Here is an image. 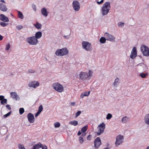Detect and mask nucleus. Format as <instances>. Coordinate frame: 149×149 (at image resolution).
Returning a JSON list of instances; mask_svg holds the SVG:
<instances>
[{"label":"nucleus","instance_id":"cd10ccee","mask_svg":"<svg viewBox=\"0 0 149 149\" xmlns=\"http://www.w3.org/2000/svg\"><path fill=\"white\" fill-rule=\"evenodd\" d=\"M69 124L74 126H76L78 124V122L76 120H72L69 122Z\"/></svg>","mask_w":149,"mask_h":149},{"label":"nucleus","instance_id":"423d86ee","mask_svg":"<svg viewBox=\"0 0 149 149\" xmlns=\"http://www.w3.org/2000/svg\"><path fill=\"white\" fill-rule=\"evenodd\" d=\"M124 137L121 134H119L116 136V138L115 145L116 146L118 147L121 145L124 141Z\"/></svg>","mask_w":149,"mask_h":149},{"label":"nucleus","instance_id":"6ab92c4d","mask_svg":"<svg viewBox=\"0 0 149 149\" xmlns=\"http://www.w3.org/2000/svg\"><path fill=\"white\" fill-rule=\"evenodd\" d=\"M120 82V79L118 78H116L113 83V85L115 88H116L118 86Z\"/></svg>","mask_w":149,"mask_h":149},{"label":"nucleus","instance_id":"5fc2aeb1","mask_svg":"<svg viewBox=\"0 0 149 149\" xmlns=\"http://www.w3.org/2000/svg\"><path fill=\"white\" fill-rule=\"evenodd\" d=\"M103 2V0H101L100 1H97V3L98 4H101Z\"/></svg>","mask_w":149,"mask_h":149},{"label":"nucleus","instance_id":"aec40b11","mask_svg":"<svg viewBox=\"0 0 149 149\" xmlns=\"http://www.w3.org/2000/svg\"><path fill=\"white\" fill-rule=\"evenodd\" d=\"M0 10L3 12H6L8 10L6 6L2 3H0Z\"/></svg>","mask_w":149,"mask_h":149},{"label":"nucleus","instance_id":"72a5a7b5","mask_svg":"<svg viewBox=\"0 0 149 149\" xmlns=\"http://www.w3.org/2000/svg\"><path fill=\"white\" fill-rule=\"evenodd\" d=\"M118 26L120 27H122L124 26V23L120 22H119L117 24Z\"/></svg>","mask_w":149,"mask_h":149},{"label":"nucleus","instance_id":"864d4df0","mask_svg":"<svg viewBox=\"0 0 149 149\" xmlns=\"http://www.w3.org/2000/svg\"><path fill=\"white\" fill-rule=\"evenodd\" d=\"M41 148H42V149H47V147L46 146H43L42 144Z\"/></svg>","mask_w":149,"mask_h":149},{"label":"nucleus","instance_id":"dca6fc26","mask_svg":"<svg viewBox=\"0 0 149 149\" xmlns=\"http://www.w3.org/2000/svg\"><path fill=\"white\" fill-rule=\"evenodd\" d=\"M11 97L13 99L16 100H20V98L19 95L15 92H12L10 93Z\"/></svg>","mask_w":149,"mask_h":149},{"label":"nucleus","instance_id":"bf43d9fd","mask_svg":"<svg viewBox=\"0 0 149 149\" xmlns=\"http://www.w3.org/2000/svg\"><path fill=\"white\" fill-rule=\"evenodd\" d=\"M81 134V132L80 131H79L78 132L77 134L79 136Z\"/></svg>","mask_w":149,"mask_h":149},{"label":"nucleus","instance_id":"4d7b16f0","mask_svg":"<svg viewBox=\"0 0 149 149\" xmlns=\"http://www.w3.org/2000/svg\"><path fill=\"white\" fill-rule=\"evenodd\" d=\"M86 133H83L82 134L81 136L83 138V137H84L86 136Z\"/></svg>","mask_w":149,"mask_h":149},{"label":"nucleus","instance_id":"4468645a","mask_svg":"<svg viewBox=\"0 0 149 149\" xmlns=\"http://www.w3.org/2000/svg\"><path fill=\"white\" fill-rule=\"evenodd\" d=\"M137 56V51L136 47H134L132 49L130 55V58L132 59H134Z\"/></svg>","mask_w":149,"mask_h":149},{"label":"nucleus","instance_id":"c756f323","mask_svg":"<svg viewBox=\"0 0 149 149\" xmlns=\"http://www.w3.org/2000/svg\"><path fill=\"white\" fill-rule=\"evenodd\" d=\"M106 38L104 37H102L100 39V41L102 43H104L106 42Z\"/></svg>","mask_w":149,"mask_h":149},{"label":"nucleus","instance_id":"c03bdc74","mask_svg":"<svg viewBox=\"0 0 149 149\" xmlns=\"http://www.w3.org/2000/svg\"><path fill=\"white\" fill-rule=\"evenodd\" d=\"M43 108L42 105H40L39 107L38 110V111L41 113L43 110Z\"/></svg>","mask_w":149,"mask_h":149},{"label":"nucleus","instance_id":"a211bd4d","mask_svg":"<svg viewBox=\"0 0 149 149\" xmlns=\"http://www.w3.org/2000/svg\"><path fill=\"white\" fill-rule=\"evenodd\" d=\"M41 13L45 17L47 16L49 12L47 11V9L45 8H42L41 9Z\"/></svg>","mask_w":149,"mask_h":149},{"label":"nucleus","instance_id":"338daca9","mask_svg":"<svg viewBox=\"0 0 149 149\" xmlns=\"http://www.w3.org/2000/svg\"><path fill=\"white\" fill-rule=\"evenodd\" d=\"M96 1H98L99 0H96Z\"/></svg>","mask_w":149,"mask_h":149},{"label":"nucleus","instance_id":"c85d7f7f","mask_svg":"<svg viewBox=\"0 0 149 149\" xmlns=\"http://www.w3.org/2000/svg\"><path fill=\"white\" fill-rule=\"evenodd\" d=\"M18 16L19 18L23 19L24 18V16L22 13L20 11H18Z\"/></svg>","mask_w":149,"mask_h":149},{"label":"nucleus","instance_id":"09e8293b","mask_svg":"<svg viewBox=\"0 0 149 149\" xmlns=\"http://www.w3.org/2000/svg\"><path fill=\"white\" fill-rule=\"evenodd\" d=\"M6 107L9 110H10L11 109V108L9 105L7 104L6 105Z\"/></svg>","mask_w":149,"mask_h":149},{"label":"nucleus","instance_id":"20e7f679","mask_svg":"<svg viewBox=\"0 0 149 149\" xmlns=\"http://www.w3.org/2000/svg\"><path fill=\"white\" fill-rule=\"evenodd\" d=\"M53 88L59 93H61L64 91L63 86L59 83L56 82L54 83L52 85Z\"/></svg>","mask_w":149,"mask_h":149},{"label":"nucleus","instance_id":"b1692460","mask_svg":"<svg viewBox=\"0 0 149 149\" xmlns=\"http://www.w3.org/2000/svg\"><path fill=\"white\" fill-rule=\"evenodd\" d=\"M42 146V144L40 143H39L34 146L31 149H38L41 148Z\"/></svg>","mask_w":149,"mask_h":149},{"label":"nucleus","instance_id":"6e6d98bb","mask_svg":"<svg viewBox=\"0 0 149 149\" xmlns=\"http://www.w3.org/2000/svg\"><path fill=\"white\" fill-rule=\"evenodd\" d=\"M63 37L65 39H69V38L68 36H63Z\"/></svg>","mask_w":149,"mask_h":149},{"label":"nucleus","instance_id":"4be33fe9","mask_svg":"<svg viewBox=\"0 0 149 149\" xmlns=\"http://www.w3.org/2000/svg\"><path fill=\"white\" fill-rule=\"evenodd\" d=\"M137 65L141 66L143 68V70L144 71H146L148 70V68L147 65L144 63H139Z\"/></svg>","mask_w":149,"mask_h":149},{"label":"nucleus","instance_id":"8fccbe9b","mask_svg":"<svg viewBox=\"0 0 149 149\" xmlns=\"http://www.w3.org/2000/svg\"><path fill=\"white\" fill-rule=\"evenodd\" d=\"M92 136L91 135H88L87 137V139L88 140L90 141L91 140Z\"/></svg>","mask_w":149,"mask_h":149},{"label":"nucleus","instance_id":"e2e57ef3","mask_svg":"<svg viewBox=\"0 0 149 149\" xmlns=\"http://www.w3.org/2000/svg\"><path fill=\"white\" fill-rule=\"evenodd\" d=\"M146 149H149V146L147 147L146 148Z\"/></svg>","mask_w":149,"mask_h":149},{"label":"nucleus","instance_id":"9d476101","mask_svg":"<svg viewBox=\"0 0 149 149\" xmlns=\"http://www.w3.org/2000/svg\"><path fill=\"white\" fill-rule=\"evenodd\" d=\"M73 9L76 12L79 11L80 9V5L78 1H74L72 3Z\"/></svg>","mask_w":149,"mask_h":149},{"label":"nucleus","instance_id":"f3484780","mask_svg":"<svg viewBox=\"0 0 149 149\" xmlns=\"http://www.w3.org/2000/svg\"><path fill=\"white\" fill-rule=\"evenodd\" d=\"M0 19L4 22H7L9 21L8 18L3 14L0 15Z\"/></svg>","mask_w":149,"mask_h":149},{"label":"nucleus","instance_id":"bb28decb","mask_svg":"<svg viewBox=\"0 0 149 149\" xmlns=\"http://www.w3.org/2000/svg\"><path fill=\"white\" fill-rule=\"evenodd\" d=\"M33 25L38 29H41L42 28L41 24L38 22H36V24H34Z\"/></svg>","mask_w":149,"mask_h":149},{"label":"nucleus","instance_id":"473e14b6","mask_svg":"<svg viewBox=\"0 0 149 149\" xmlns=\"http://www.w3.org/2000/svg\"><path fill=\"white\" fill-rule=\"evenodd\" d=\"M87 127L88 126L86 125L82 127L81 129V132L83 133H85L87 129Z\"/></svg>","mask_w":149,"mask_h":149},{"label":"nucleus","instance_id":"0eeeda50","mask_svg":"<svg viewBox=\"0 0 149 149\" xmlns=\"http://www.w3.org/2000/svg\"><path fill=\"white\" fill-rule=\"evenodd\" d=\"M26 41L31 45H36L38 42V40L34 36L27 38Z\"/></svg>","mask_w":149,"mask_h":149},{"label":"nucleus","instance_id":"0e129e2a","mask_svg":"<svg viewBox=\"0 0 149 149\" xmlns=\"http://www.w3.org/2000/svg\"><path fill=\"white\" fill-rule=\"evenodd\" d=\"M104 149H108V148H104Z\"/></svg>","mask_w":149,"mask_h":149},{"label":"nucleus","instance_id":"f257e3e1","mask_svg":"<svg viewBox=\"0 0 149 149\" xmlns=\"http://www.w3.org/2000/svg\"><path fill=\"white\" fill-rule=\"evenodd\" d=\"M93 72L89 70L88 72H81L79 74V79L83 81L90 80L93 75Z\"/></svg>","mask_w":149,"mask_h":149},{"label":"nucleus","instance_id":"4c0bfd02","mask_svg":"<svg viewBox=\"0 0 149 149\" xmlns=\"http://www.w3.org/2000/svg\"><path fill=\"white\" fill-rule=\"evenodd\" d=\"M19 113L20 115H22L24 112V109L23 108H21L19 109Z\"/></svg>","mask_w":149,"mask_h":149},{"label":"nucleus","instance_id":"2eb2a0df","mask_svg":"<svg viewBox=\"0 0 149 149\" xmlns=\"http://www.w3.org/2000/svg\"><path fill=\"white\" fill-rule=\"evenodd\" d=\"M28 121L30 123H33L35 121V118L33 114L31 113H29L27 115Z\"/></svg>","mask_w":149,"mask_h":149},{"label":"nucleus","instance_id":"1a4fd4ad","mask_svg":"<svg viewBox=\"0 0 149 149\" xmlns=\"http://www.w3.org/2000/svg\"><path fill=\"white\" fill-rule=\"evenodd\" d=\"M105 128V125L104 123L100 124L97 126L98 131L97 133V135L99 136L102 134Z\"/></svg>","mask_w":149,"mask_h":149},{"label":"nucleus","instance_id":"a878e982","mask_svg":"<svg viewBox=\"0 0 149 149\" xmlns=\"http://www.w3.org/2000/svg\"><path fill=\"white\" fill-rule=\"evenodd\" d=\"M90 91L85 92L82 93L80 97L81 98H83L84 96H88L90 94Z\"/></svg>","mask_w":149,"mask_h":149},{"label":"nucleus","instance_id":"ddd939ff","mask_svg":"<svg viewBox=\"0 0 149 149\" xmlns=\"http://www.w3.org/2000/svg\"><path fill=\"white\" fill-rule=\"evenodd\" d=\"M94 144L95 148L97 149L101 144V140L99 137H98L95 140Z\"/></svg>","mask_w":149,"mask_h":149},{"label":"nucleus","instance_id":"7c9ffc66","mask_svg":"<svg viewBox=\"0 0 149 149\" xmlns=\"http://www.w3.org/2000/svg\"><path fill=\"white\" fill-rule=\"evenodd\" d=\"M148 75V73L147 72L146 73H141L140 74V76L142 78H145L146 76Z\"/></svg>","mask_w":149,"mask_h":149},{"label":"nucleus","instance_id":"ea45409f","mask_svg":"<svg viewBox=\"0 0 149 149\" xmlns=\"http://www.w3.org/2000/svg\"><path fill=\"white\" fill-rule=\"evenodd\" d=\"M54 125L55 127L57 128L60 126V124L59 122H56L54 123Z\"/></svg>","mask_w":149,"mask_h":149},{"label":"nucleus","instance_id":"9b49d317","mask_svg":"<svg viewBox=\"0 0 149 149\" xmlns=\"http://www.w3.org/2000/svg\"><path fill=\"white\" fill-rule=\"evenodd\" d=\"M104 36L107 40L111 42H114L115 40V38L110 33L106 32L104 34Z\"/></svg>","mask_w":149,"mask_h":149},{"label":"nucleus","instance_id":"5701e85b","mask_svg":"<svg viewBox=\"0 0 149 149\" xmlns=\"http://www.w3.org/2000/svg\"><path fill=\"white\" fill-rule=\"evenodd\" d=\"M130 120V118L128 117L125 116L122 118L121 122L123 123H127Z\"/></svg>","mask_w":149,"mask_h":149},{"label":"nucleus","instance_id":"7ed1b4c3","mask_svg":"<svg viewBox=\"0 0 149 149\" xmlns=\"http://www.w3.org/2000/svg\"><path fill=\"white\" fill-rule=\"evenodd\" d=\"M69 53V50L66 47L61 49H57L55 52V54L58 56H62L66 55Z\"/></svg>","mask_w":149,"mask_h":149},{"label":"nucleus","instance_id":"393cba45","mask_svg":"<svg viewBox=\"0 0 149 149\" xmlns=\"http://www.w3.org/2000/svg\"><path fill=\"white\" fill-rule=\"evenodd\" d=\"M42 34L41 32L38 31L36 33L35 36L34 37H36V38L38 40V39H39L41 37Z\"/></svg>","mask_w":149,"mask_h":149},{"label":"nucleus","instance_id":"603ef678","mask_svg":"<svg viewBox=\"0 0 149 149\" xmlns=\"http://www.w3.org/2000/svg\"><path fill=\"white\" fill-rule=\"evenodd\" d=\"M41 113L39 112L38 111V112L36 113L35 116L36 117L37 116H38L40 113Z\"/></svg>","mask_w":149,"mask_h":149},{"label":"nucleus","instance_id":"680f3d73","mask_svg":"<svg viewBox=\"0 0 149 149\" xmlns=\"http://www.w3.org/2000/svg\"><path fill=\"white\" fill-rule=\"evenodd\" d=\"M0 1L1 2H3V3H6L5 1L4 0H1Z\"/></svg>","mask_w":149,"mask_h":149},{"label":"nucleus","instance_id":"a19ab883","mask_svg":"<svg viewBox=\"0 0 149 149\" xmlns=\"http://www.w3.org/2000/svg\"><path fill=\"white\" fill-rule=\"evenodd\" d=\"M81 111H78L75 114V118H77L81 114Z\"/></svg>","mask_w":149,"mask_h":149},{"label":"nucleus","instance_id":"f704fd0d","mask_svg":"<svg viewBox=\"0 0 149 149\" xmlns=\"http://www.w3.org/2000/svg\"><path fill=\"white\" fill-rule=\"evenodd\" d=\"M112 116V115L110 113H108L107 114V116L106 118L107 120H109L111 118Z\"/></svg>","mask_w":149,"mask_h":149},{"label":"nucleus","instance_id":"e433bc0d","mask_svg":"<svg viewBox=\"0 0 149 149\" xmlns=\"http://www.w3.org/2000/svg\"><path fill=\"white\" fill-rule=\"evenodd\" d=\"M7 99H4L2 100H1V104L4 105L5 104H7Z\"/></svg>","mask_w":149,"mask_h":149},{"label":"nucleus","instance_id":"3c124183","mask_svg":"<svg viewBox=\"0 0 149 149\" xmlns=\"http://www.w3.org/2000/svg\"><path fill=\"white\" fill-rule=\"evenodd\" d=\"M4 99V97L3 95H0V100L1 101Z\"/></svg>","mask_w":149,"mask_h":149},{"label":"nucleus","instance_id":"58836bf2","mask_svg":"<svg viewBox=\"0 0 149 149\" xmlns=\"http://www.w3.org/2000/svg\"><path fill=\"white\" fill-rule=\"evenodd\" d=\"M19 149H26L24 146L21 144H19L18 145Z\"/></svg>","mask_w":149,"mask_h":149},{"label":"nucleus","instance_id":"f8f14e48","mask_svg":"<svg viewBox=\"0 0 149 149\" xmlns=\"http://www.w3.org/2000/svg\"><path fill=\"white\" fill-rule=\"evenodd\" d=\"M40 85L39 82L37 81H30L28 84V86L30 87H33L36 88Z\"/></svg>","mask_w":149,"mask_h":149},{"label":"nucleus","instance_id":"412c9836","mask_svg":"<svg viewBox=\"0 0 149 149\" xmlns=\"http://www.w3.org/2000/svg\"><path fill=\"white\" fill-rule=\"evenodd\" d=\"M144 120L146 124L149 125V113L145 115L144 118Z\"/></svg>","mask_w":149,"mask_h":149},{"label":"nucleus","instance_id":"2f4dec72","mask_svg":"<svg viewBox=\"0 0 149 149\" xmlns=\"http://www.w3.org/2000/svg\"><path fill=\"white\" fill-rule=\"evenodd\" d=\"M79 141L80 144H82L84 142V140L83 138L81 136H80L79 137Z\"/></svg>","mask_w":149,"mask_h":149},{"label":"nucleus","instance_id":"a18cd8bd","mask_svg":"<svg viewBox=\"0 0 149 149\" xmlns=\"http://www.w3.org/2000/svg\"><path fill=\"white\" fill-rule=\"evenodd\" d=\"M0 24L2 26L5 27L7 26L8 25V24L4 22H1L0 23Z\"/></svg>","mask_w":149,"mask_h":149},{"label":"nucleus","instance_id":"79ce46f5","mask_svg":"<svg viewBox=\"0 0 149 149\" xmlns=\"http://www.w3.org/2000/svg\"><path fill=\"white\" fill-rule=\"evenodd\" d=\"M23 26L20 25H19L16 26L17 29L18 30H20L23 28Z\"/></svg>","mask_w":149,"mask_h":149},{"label":"nucleus","instance_id":"de8ad7c7","mask_svg":"<svg viewBox=\"0 0 149 149\" xmlns=\"http://www.w3.org/2000/svg\"><path fill=\"white\" fill-rule=\"evenodd\" d=\"M32 7L33 10L35 11H36V5L34 4H33L32 5Z\"/></svg>","mask_w":149,"mask_h":149},{"label":"nucleus","instance_id":"6e6552de","mask_svg":"<svg viewBox=\"0 0 149 149\" xmlns=\"http://www.w3.org/2000/svg\"><path fill=\"white\" fill-rule=\"evenodd\" d=\"M81 45L83 48L87 51L90 52L91 50V45L88 42L84 41L82 42Z\"/></svg>","mask_w":149,"mask_h":149},{"label":"nucleus","instance_id":"69168bd1","mask_svg":"<svg viewBox=\"0 0 149 149\" xmlns=\"http://www.w3.org/2000/svg\"><path fill=\"white\" fill-rule=\"evenodd\" d=\"M7 132L6 131L5 132H4V134H5Z\"/></svg>","mask_w":149,"mask_h":149},{"label":"nucleus","instance_id":"49530a36","mask_svg":"<svg viewBox=\"0 0 149 149\" xmlns=\"http://www.w3.org/2000/svg\"><path fill=\"white\" fill-rule=\"evenodd\" d=\"M11 111L9 112H8L6 114L4 115L3 116V117L4 118H6L7 117H8L10 115V114L11 113Z\"/></svg>","mask_w":149,"mask_h":149},{"label":"nucleus","instance_id":"c9c22d12","mask_svg":"<svg viewBox=\"0 0 149 149\" xmlns=\"http://www.w3.org/2000/svg\"><path fill=\"white\" fill-rule=\"evenodd\" d=\"M10 47V45L9 43L7 44L6 45L5 50L6 51L8 50Z\"/></svg>","mask_w":149,"mask_h":149},{"label":"nucleus","instance_id":"052dcab7","mask_svg":"<svg viewBox=\"0 0 149 149\" xmlns=\"http://www.w3.org/2000/svg\"><path fill=\"white\" fill-rule=\"evenodd\" d=\"M3 39V37L1 35H0V40H2Z\"/></svg>","mask_w":149,"mask_h":149},{"label":"nucleus","instance_id":"39448f33","mask_svg":"<svg viewBox=\"0 0 149 149\" xmlns=\"http://www.w3.org/2000/svg\"><path fill=\"white\" fill-rule=\"evenodd\" d=\"M140 49L143 56H149V48L147 46L144 44L141 45L140 47Z\"/></svg>","mask_w":149,"mask_h":149},{"label":"nucleus","instance_id":"f03ea898","mask_svg":"<svg viewBox=\"0 0 149 149\" xmlns=\"http://www.w3.org/2000/svg\"><path fill=\"white\" fill-rule=\"evenodd\" d=\"M110 3L109 2H106L103 5L101 10L102 15L104 16L107 15L109 13L110 9Z\"/></svg>","mask_w":149,"mask_h":149},{"label":"nucleus","instance_id":"13d9d810","mask_svg":"<svg viewBox=\"0 0 149 149\" xmlns=\"http://www.w3.org/2000/svg\"><path fill=\"white\" fill-rule=\"evenodd\" d=\"M71 105L72 106H75V103L74 102H72L71 103Z\"/></svg>","mask_w":149,"mask_h":149},{"label":"nucleus","instance_id":"37998d69","mask_svg":"<svg viewBox=\"0 0 149 149\" xmlns=\"http://www.w3.org/2000/svg\"><path fill=\"white\" fill-rule=\"evenodd\" d=\"M28 72L30 73H36V71L34 70L33 69H29L28 71Z\"/></svg>","mask_w":149,"mask_h":149}]
</instances>
